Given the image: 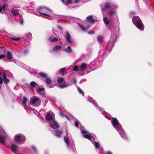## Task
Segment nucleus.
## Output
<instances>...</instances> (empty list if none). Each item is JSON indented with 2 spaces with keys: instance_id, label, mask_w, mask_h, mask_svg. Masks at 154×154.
Returning a JSON list of instances; mask_svg holds the SVG:
<instances>
[{
  "instance_id": "nucleus-1",
  "label": "nucleus",
  "mask_w": 154,
  "mask_h": 154,
  "mask_svg": "<svg viewBox=\"0 0 154 154\" xmlns=\"http://www.w3.org/2000/svg\"><path fill=\"white\" fill-rule=\"evenodd\" d=\"M86 19L87 21L84 22V26L79 23H78V25L81 29H87L89 28L91 25V24L95 22V20L93 18L91 15L88 16Z\"/></svg>"
},
{
  "instance_id": "nucleus-2",
  "label": "nucleus",
  "mask_w": 154,
  "mask_h": 154,
  "mask_svg": "<svg viewBox=\"0 0 154 154\" xmlns=\"http://www.w3.org/2000/svg\"><path fill=\"white\" fill-rule=\"evenodd\" d=\"M37 11L40 14L44 15L50 17V15L45 13L48 14H50L52 12V11L48 8L44 7H40L38 8L37 10Z\"/></svg>"
},
{
  "instance_id": "nucleus-3",
  "label": "nucleus",
  "mask_w": 154,
  "mask_h": 154,
  "mask_svg": "<svg viewBox=\"0 0 154 154\" xmlns=\"http://www.w3.org/2000/svg\"><path fill=\"white\" fill-rule=\"evenodd\" d=\"M132 22L137 28L139 29L144 28V26L142 23L140 18L137 16H135L132 19Z\"/></svg>"
},
{
  "instance_id": "nucleus-4",
  "label": "nucleus",
  "mask_w": 154,
  "mask_h": 154,
  "mask_svg": "<svg viewBox=\"0 0 154 154\" xmlns=\"http://www.w3.org/2000/svg\"><path fill=\"white\" fill-rule=\"evenodd\" d=\"M111 4L109 3H106L104 4L101 5V9L102 12L105 11L107 9L111 8Z\"/></svg>"
},
{
  "instance_id": "nucleus-5",
  "label": "nucleus",
  "mask_w": 154,
  "mask_h": 154,
  "mask_svg": "<svg viewBox=\"0 0 154 154\" xmlns=\"http://www.w3.org/2000/svg\"><path fill=\"white\" fill-rule=\"evenodd\" d=\"M50 124L51 127L54 129H57L59 127L57 122L54 120H53L52 122H50Z\"/></svg>"
},
{
  "instance_id": "nucleus-6",
  "label": "nucleus",
  "mask_w": 154,
  "mask_h": 154,
  "mask_svg": "<svg viewBox=\"0 0 154 154\" xmlns=\"http://www.w3.org/2000/svg\"><path fill=\"white\" fill-rule=\"evenodd\" d=\"M112 122V125L116 129L117 126L118 125L119 123L118 120L116 118H113Z\"/></svg>"
},
{
  "instance_id": "nucleus-7",
  "label": "nucleus",
  "mask_w": 154,
  "mask_h": 154,
  "mask_svg": "<svg viewBox=\"0 0 154 154\" xmlns=\"http://www.w3.org/2000/svg\"><path fill=\"white\" fill-rule=\"evenodd\" d=\"M3 80L4 83L5 84H8L9 83L10 80L7 78L6 75L5 73H4L2 75Z\"/></svg>"
},
{
  "instance_id": "nucleus-8",
  "label": "nucleus",
  "mask_w": 154,
  "mask_h": 154,
  "mask_svg": "<svg viewBox=\"0 0 154 154\" xmlns=\"http://www.w3.org/2000/svg\"><path fill=\"white\" fill-rule=\"evenodd\" d=\"M67 35L66 40L68 43L69 44H72L73 43L72 40L71 39V37L70 34L68 31L66 32Z\"/></svg>"
},
{
  "instance_id": "nucleus-9",
  "label": "nucleus",
  "mask_w": 154,
  "mask_h": 154,
  "mask_svg": "<svg viewBox=\"0 0 154 154\" xmlns=\"http://www.w3.org/2000/svg\"><path fill=\"white\" fill-rule=\"evenodd\" d=\"M63 133V131L61 130L57 131L55 134V135L58 137H60Z\"/></svg>"
},
{
  "instance_id": "nucleus-10",
  "label": "nucleus",
  "mask_w": 154,
  "mask_h": 154,
  "mask_svg": "<svg viewBox=\"0 0 154 154\" xmlns=\"http://www.w3.org/2000/svg\"><path fill=\"white\" fill-rule=\"evenodd\" d=\"M53 119V116L51 115H50L49 112H48L46 116V120L48 121H49L52 120Z\"/></svg>"
},
{
  "instance_id": "nucleus-11",
  "label": "nucleus",
  "mask_w": 154,
  "mask_h": 154,
  "mask_svg": "<svg viewBox=\"0 0 154 154\" xmlns=\"http://www.w3.org/2000/svg\"><path fill=\"white\" fill-rule=\"evenodd\" d=\"M17 147L15 144H12L11 146V149L14 152H15L17 150Z\"/></svg>"
},
{
  "instance_id": "nucleus-12",
  "label": "nucleus",
  "mask_w": 154,
  "mask_h": 154,
  "mask_svg": "<svg viewBox=\"0 0 154 154\" xmlns=\"http://www.w3.org/2000/svg\"><path fill=\"white\" fill-rule=\"evenodd\" d=\"M6 136L0 134V142L3 143L5 142V140H6Z\"/></svg>"
},
{
  "instance_id": "nucleus-13",
  "label": "nucleus",
  "mask_w": 154,
  "mask_h": 154,
  "mask_svg": "<svg viewBox=\"0 0 154 154\" xmlns=\"http://www.w3.org/2000/svg\"><path fill=\"white\" fill-rule=\"evenodd\" d=\"M13 14L15 16L17 15L19 13V11L17 9H13L11 10Z\"/></svg>"
},
{
  "instance_id": "nucleus-14",
  "label": "nucleus",
  "mask_w": 154,
  "mask_h": 154,
  "mask_svg": "<svg viewBox=\"0 0 154 154\" xmlns=\"http://www.w3.org/2000/svg\"><path fill=\"white\" fill-rule=\"evenodd\" d=\"M31 100H32L31 102V103L32 104H33L39 100V98L38 97H33L31 99Z\"/></svg>"
},
{
  "instance_id": "nucleus-15",
  "label": "nucleus",
  "mask_w": 154,
  "mask_h": 154,
  "mask_svg": "<svg viewBox=\"0 0 154 154\" xmlns=\"http://www.w3.org/2000/svg\"><path fill=\"white\" fill-rule=\"evenodd\" d=\"M64 81V79L61 77H58L57 82L59 84H60Z\"/></svg>"
},
{
  "instance_id": "nucleus-16",
  "label": "nucleus",
  "mask_w": 154,
  "mask_h": 154,
  "mask_svg": "<svg viewBox=\"0 0 154 154\" xmlns=\"http://www.w3.org/2000/svg\"><path fill=\"white\" fill-rule=\"evenodd\" d=\"M38 74L41 77L44 78H46L47 77V74L43 72H40Z\"/></svg>"
},
{
  "instance_id": "nucleus-17",
  "label": "nucleus",
  "mask_w": 154,
  "mask_h": 154,
  "mask_svg": "<svg viewBox=\"0 0 154 154\" xmlns=\"http://www.w3.org/2000/svg\"><path fill=\"white\" fill-rule=\"evenodd\" d=\"M81 71L84 70L85 68L87 67V64L85 63H82L81 65Z\"/></svg>"
},
{
  "instance_id": "nucleus-18",
  "label": "nucleus",
  "mask_w": 154,
  "mask_h": 154,
  "mask_svg": "<svg viewBox=\"0 0 154 154\" xmlns=\"http://www.w3.org/2000/svg\"><path fill=\"white\" fill-rule=\"evenodd\" d=\"M103 37L101 35H99L97 37L98 41L100 43H102L103 41Z\"/></svg>"
},
{
  "instance_id": "nucleus-19",
  "label": "nucleus",
  "mask_w": 154,
  "mask_h": 154,
  "mask_svg": "<svg viewBox=\"0 0 154 154\" xmlns=\"http://www.w3.org/2000/svg\"><path fill=\"white\" fill-rule=\"evenodd\" d=\"M45 82L47 84L50 85L52 83V80L49 77H47L45 78Z\"/></svg>"
},
{
  "instance_id": "nucleus-20",
  "label": "nucleus",
  "mask_w": 154,
  "mask_h": 154,
  "mask_svg": "<svg viewBox=\"0 0 154 154\" xmlns=\"http://www.w3.org/2000/svg\"><path fill=\"white\" fill-rule=\"evenodd\" d=\"M45 90V88H40L38 87V90L37 91V92L38 93L41 94L42 92H43V93H44V91Z\"/></svg>"
},
{
  "instance_id": "nucleus-21",
  "label": "nucleus",
  "mask_w": 154,
  "mask_h": 154,
  "mask_svg": "<svg viewBox=\"0 0 154 154\" xmlns=\"http://www.w3.org/2000/svg\"><path fill=\"white\" fill-rule=\"evenodd\" d=\"M83 136L85 138L89 140H91L92 137V135L90 134H84Z\"/></svg>"
},
{
  "instance_id": "nucleus-22",
  "label": "nucleus",
  "mask_w": 154,
  "mask_h": 154,
  "mask_svg": "<svg viewBox=\"0 0 154 154\" xmlns=\"http://www.w3.org/2000/svg\"><path fill=\"white\" fill-rule=\"evenodd\" d=\"M7 58L9 59H12L13 56L11 52L9 51L7 53Z\"/></svg>"
},
{
  "instance_id": "nucleus-23",
  "label": "nucleus",
  "mask_w": 154,
  "mask_h": 154,
  "mask_svg": "<svg viewBox=\"0 0 154 154\" xmlns=\"http://www.w3.org/2000/svg\"><path fill=\"white\" fill-rule=\"evenodd\" d=\"M64 140L65 142L66 143L67 146L69 147V139L68 137H64Z\"/></svg>"
},
{
  "instance_id": "nucleus-24",
  "label": "nucleus",
  "mask_w": 154,
  "mask_h": 154,
  "mask_svg": "<svg viewBox=\"0 0 154 154\" xmlns=\"http://www.w3.org/2000/svg\"><path fill=\"white\" fill-rule=\"evenodd\" d=\"M62 48L60 46L56 45L53 48V50L54 51H57L58 50H60Z\"/></svg>"
},
{
  "instance_id": "nucleus-25",
  "label": "nucleus",
  "mask_w": 154,
  "mask_h": 154,
  "mask_svg": "<svg viewBox=\"0 0 154 154\" xmlns=\"http://www.w3.org/2000/svg\"><path fill=\"white\" fill-rule=\"evenodd\" d=\"M65 72V67L61 68L59 71V72L60 74H62L63 75H64V72Z\"/></svg>"
},
{
  "instance_id": "nucleus-26",
  "label": "nucleus",
  "mask_w": 154,
  "mask_h": 154,
  "mask_svg": "<svg viewBox=\"0 0 154 154\" xmlns=\"http://www.w3.org/2000/svg\"><path fill=\"white\" fill-rule=\"evenodd\" d=\"M21 136L20 135H18L16 136L15 139L16 141L20 142Z\"/></svg>"
},
{
  "instance_id": "nucleus-27",
  "label": "nucleus",
  "mask_w": 154,
  "mask_h": 154,
  "mask_svg": "<svg viewBox=\"0 0 154 154\" xmlns=\"http://www.w3.org/2000/svg\"><path fill=\"white\" fill-rule=\"evenodd\" d=\"M6 8V5H3L2 6H0V13H2L4 11V10Z\"/></svg>"
},
{
  "instance_id": "nucleus-28",
  "label": "nucleus",
  "mask_w": 154,
  "mask_h": 154,
  "mask_svg": "<svg viewBox=\"0 0 154 154\" xmlns=\"http://www.w3.org/2000/svg\"><path fill=\"white\" fill-rule=\"evenodd\" d=\"M27 98L23 96V100H22V103L24 105H26V102L27 101Z\"/></svg>"
},
{
  "instance_id": "nucleus-29",
  "label": "nucleus",
  "mask_w": 154,
  "mask_h": 154,
  "mask_svg": "<svg viewBox=\"0 0 154 154\" xmlns=\"http://www.w3.org/2000/svg\"><path fill=\"white\" fill-rule=\"evenodd\" d=\"M69 86V85H67L66 83H63L62 85H60L59 87L61 88L66 87Z\"/></svg>"
},
{
  "instance_id": "nucleus-30",
  "label": "nucleus",
  "mask_w": 154,
  "mask_h": 154,
  "mask_svg": "<svg viewBox=\"0 0 154 154\" xmlns=\"http://www.w3.org/2000/svg\"><path fill=\"white\" fill-rule=\"evenodd\" d=\"M103 20L104 22L106 24H108L109 23V20L107 19V17H103Z\"/></svg>"
},
{
  "instance_id": "nucleus-31",
  "label": "nucleus",
  "mask_w": 154,
  "mask_h": 154,
  "mask_svg": "<svg viewBox=\"0 0 154 154\" xmlns=\"http://www.w3.org/2000/svg\"><path fill=\"white\" fill-rule=\"evenodd\" d=\"M78 90L79 93L81 94L83 96H84V94L82 90L79 87H78L77 88Z\"/></svg>"
},
{
  "instance_id": "nucleus-32",
  "label": "nucleus",
  "mask_w": 154,
  "mask_h": 154,
  "mask_svg": "<svg viewBox=\"0 0 154 154\" xmlns=\"http://www.w3.org/2000/svg\"><path fill=\"white\" fill-rule=\"evenodd\" d=\"M65 51L67 52L71 53L72 51V49L71 47L69 46H68L67 48L65 49Z\"/></svg>"
},
{
  "instance_id": "nucleus-33",
  "label": "nucleus",
  "mask_w": 154,
  "mask_h": 154,
  "mask_svg": "<svg viewBox=\"0 0 154 154\" xmlns=\"http://www.w3.org/2000/svg\"><path fill=\"white\" fill-rule=\"evenodd\" d=\"M115 12L116 11H115L111 10L109 12L108 14L110 16H112L115 14Z\"/></svg>"
},
{
  "instance_id": "nucleus-34",
  "label": "nucleus",
  "mask_w": 154,
  "mask_h": 154,
  "mask_svg": "<svg viewBox=\"0 0 154 154\" xmlns=\"http://www.w3.org/2000/svg\"><path fill=\"white\" fill-rule=\"evenodd\" d=\"M20 140L21 142H24L26 140V137L24 136H21Z\"/></svg>"
},
{
  "instance_id": "nucleus-35",
  "label": "nucleus",
  "mask_w": 154,
  "mask_h": 154,
  "mask_svg": "<svg viewBox=\"0 0 154 154\" xmlns=\"http://www.w3.org/2000/svg\"><path fill=\"white\" fill-rule=\"evenodd\" d=\"M36 84V83L34 82H32L30 83V85L33 88L34 87Z\"/></svg>"
},
{
  "instance_id": "nucleus-36",
  "label": "nucleus",
  "mask_w": 154,
  "mask_h": 154,
  "mask_svg": "<svg viewBox=\"0 0 154 154\" xmlns=\"http://www.w3.org/2000/svg\"><path fill=\"white\" fill-rule=\"evenodd\" d=\"M94 143H95V147L96 148H99L100 146V145L99 143L98 142H95Z\"/></svg>"
},
{
  "instance_id": "nucleus-37",
  "label": "nucleus",
  "mask_w": 154,
  "mask_h": 154,
  "mask_svg": "<svg viewBox=\"0 0 154 154\" xmlns=\"http://www.w3.org/2000/svg\"><path fill=\"white\" fill-rule=\"evenodd\" d=\"M58 40V38H54L51 40L50 42H57Z\"/></svg>"
},
{
  "instance_id": "nucleus-38",
  "label": "nucleus",
  "mask_w": 154,
  "mask_h": 154,
  "mask_svg": "<svg viewBox=\"0 0 154 154\" xmlns=\"http://www.w3.org/2000/svg\"><path fill=\"white\" fill-rule=\"evenodd\" d=\"M60 115L62 117H65L67 119H69V118L66 115H64L63 114L62 112H60L59 113Z\"/></svg>"
},
{
  "instance_id": "nucleus-39",
  "label": "nucleus",
  "mask_w": 154,
  "mask_h": 154,
  "mask_svg": "<svg viewBox=\"0 0 154 154\" xmlns=\"http://www.w3.org/2000/svg\"><path fill=\"white\" fill-rule=\"evenodd\" d=\"M78 66L77 65L73 67V71H78Z\"/></svg>"
},
{
  "instance_id": "nucleus-40",
  "label": "nucleus",
  "mask_w": 154,
  "mask_h": 154,
  "mask_svg": "<svg viewBox=\"0 0 154 154\" xmlns=\"http://www.w3.org/2000/svg\"><path fill=\"white\" fill-rule=\"evenodd\" d=\"M32 36V34L31 32H29L27 35V37L29 38H31Z\"/></svg>"
},
{
  "instance_id": "nucleus-41",
  "label": "nucleus",
  "mask_w": 154,
  "mask_h": 154,
  "mask_svg": "<svg viewBox=\"0 0 154 154\" xmlns=\"http://www.w3.org/2000/svg\"><path fill=\"white\" fill-rule=\"evenodd\" d=\"M11 39L12 40L14 41H18L20 40V38H14L12 37L11 38Z\"/></svg>"
},
{
  "instance_id": "nucleus-42",
  "label": "nucleus",
  "mask_w": 154,
  "mask_h": 154,
  "mask_svg": "<svg viewBox=\"0 0 154 154\" xmlns=\"http://www.w3.org/2000/svg\"><path fill=\"white\" fill-rule=\"evenodd\" d=\"M95 32L93 31H91L88 32V33L89 34H93Z\"/></svg>"
},
{
  "instance_id": "nucleus-43",
  "label": "nucleus",
  "mask_w": 154,
  "mask_h": 154,
  "mask_svg": "<svg viewBox=\"0 0 154 154\" xmlns=\"http://www.w3.org/2000/svg\"><path fill=\"white\" fill-rule=\"evenodd\" d=\"M88 132L85 130H81V133L82 134H85L87 133Z\"/></svg>"
},
{
  "instance_id": "nucleus-44",
  "label": "nucleus",
  "mask_w": 154,
  "mask_h": 154,
  "mask_svg": "<svg viewBox=\"0 0 154 154\" xmlns=\"http://www.w3.org/2000/svg\"><path fill=\"white\" fill-rule=\"evenodd\" d=\"M6 56V55H0V59H1L4 57H5Z\"/></svg>"
},
{
  "instance_id": "nucleus-45",
  "label": "nucleus",
  "mask_w": 154,
  "mask_h": 154,
  "mask_svg": "<svg viewBox=\"0 0 154 154\" xmlns=\"http://www.w3.org/2000/svg\"><path fill=\"white\" fill-rule=\"evenodd\" d=\"M75 126L77 127H78L79 126V123L77 121H76L75 122Z\"/></svg>"
},
{
  "instance_id": "nucleus-46",
  "label": "nucleus",
  "mask_w": 154,
  "mask_h": 154,
  "mask_svg": "<svg viewBox=\"0 0 154 154\" xmlns=\"http://www.w3.org/2000/svg\"><path fill=\"white\" fill-rule=\"evenodd\" d=\"M32 149L34 151V152H37L36 149L35 147L34 146H32Z\"/></svg>"
},
{
  "instance_id": "nucleus-47",
  "label": "nucleus",
  "mask_w": 154,
  "mask_h": 154,
  "mask_svg": "<svg viewBox=\"0 0 154 154\" xmlns=\"http://www.w3.org/2000/svg\"><path fill=\"white\" fill-rule=\"evenodd\" d=\"M66 2L68 4L71 3H72V0H67L66 1Z\"/></svg>"
},
{
  "instance_id": "nucleus-48",
  "label": "nucleus",
  "mask_w": 154,
  "mask_h": 154,
  "mask_svg": "<svg viewBox=\"0 0 154 154\" xmlns=\"http://www.w3.org/2000/svg\"><path fill=\"white\" fill-rule=\"evenodd\" d=\"M113 7L114 9H116L117 8V6L116 5L113 4Z\"/></svg>"
},
{
  "instance_id": "nucleus-49",
  "label": "nucleus",
  "mask_w": 154,
  "mask_h": 154,
  "mask_svg": "<svg viewBox=\"0 0 154 154\" xmlns=\"http://www.w3.org/2000/svg\"><path fill=\"white\" fill-rule=\"evenodd\" d=\"M73 83L74 84H75L76 82V81L75 79L74 78L73 79Z\"/></svg>"
},
{
  "instance_id": "nucleus-50",
  "label": "nucleus",
  "mask_w": 154,
  "mask_h": 154,
  "mask_svg": "<svg viewBox=\"0 0 154 154\" xmlns=\"http://www.w3.org/2000/svg\"><path fill=\"white\" fill-rule=\"evenodd\" d=\"M57 27H58V29H61V28H62V27L60 26V25H58L57 26Z\"/></svg>"
},
{
  "instance_id": "nucleus-51",
  "label": "nucleus",
  "mask_w": 154,
  "mask_h": 154,
  "mask_svg": "<svg viewBox=\"0 0 154 154\" xmlns=\"http://www.w3.org/2000/svg\"><path fill=\"white\" fill-rule=\"evenodd\" d=\"M107 154H112V153L110 151H108L107 152Z\"/></svg>"
},
{
  "instance_id": "nucleus-52",
  "label": "nucleus",
  "mask_w": 154,
  "mask_h": 154,
  "mask_svg": "<svg viewBox=\"0 0 154 154\" xmlns=\"http://www.w3.org/2000/svg\"><path fill=\"white\" fill-rule=\"evenodd\" d=\"M80 1V0H75V3H77L78 2H79Z\"/></svg>"
},
{
  "instance_id": "nucleus-53",
  "label": "nucleus",
  "mask_w": 154,
  "mask_h": 154,
  "mask_svg": "<svg viewBox=\"0 0 154 154\" xmlns=\"http://www.w3.org/2000/svg\"><path fill=\"white\" fill-rule=\"evenodd\" d=\"M23 23V20H22L21 21H20V24H22Z\"/></svg>"
},
{
  "instance_id": "nucleus-54",
  "label": "nucleus",
  "mask_w": 154,
  "mask_h": 154,
  "mask_svg": "<svg viewBox=\"0 0 154 154\" xmlns=\"http://www.w3.org/2000/svg\"><path fill=\"white\" fill-rule=\"evenodd\" d=\"M28 52V51L27 50H26L24 51V53L25 54H26Z\"/></svg>"
},
{
  "instance_id": "nucleus-55",
  "label": "nucleus",
  "mask_w": 154,
  "mask_h": 154,
  "mask_svg": "<svg viewBox=\"0 0 154 154\" xmlns=\"http://www.w3.org/2000/svg\"><path fill=\"white\" fill-rule=\"evenodd\" d=\"M61 1H62L63 3H65V2L64 0H61Z\"/></svg>"
},
{
  "instance_id": "nucleus-56",
  "label": "nucleus",
  "mask_w": 154,
  "mask_h": 154,
  "mask_svg": "<svg viewBox=\"0 0 154 154\" xmlns=\"http://www.w3.org/2000/svg\"><path fill=\"white\" fill-rule=\"evenodd\" d=\"M3 29H2L1 30L0 32H3Z\"/></svg>"
},
{
  "instance_id": "nucleus-57",
  "label": "nucleus",
  "mask_w": 154,
  "mask_h": 154,
  "mask_svg": "<svg viewBox=\"0 0 154 154\" xmlns=\"http://www.w3.org/2000/svg\"><path fill=\"white\" fill-rule=\"evenodd\" d=\"M2 47H0V49H2Z\"/></svg>"
},
{
  "instance_id": "nucleus-58",
  "label": "nucleus",
  "mask_w": 154,
  "mask_h": 154,
  "mask_svg": "<svg viewBox=\"0 0 154 154\" xmlns=\"http://www.w3.org/2000/svg\"><path fill=\"white\" fill-rule=\"evenodd\" d=\"M66 132L67 133V135H68V133L67 131H66Z\"/></svg>"
},
{
  "instance_id": "nucleus-59",
  "label": "nucleus",
  "mask_w": 154,
  "mask_h": 154,
  "mask_svg": "<svg viewBox=\"0 0 154 154\" xmlns=\"http://www.w3.org/2000/svg\"><path fill=\"white\" fill-rule=\"evenodd\" d=\"M83 31H85L86 29H82Z\"/></svg>"
},
{
  "instance_id": "nucleus-60",
  "label": "nucleus",
  "mask_w": 154,
  "mask_h": 154,
  "mask_svg": "<svg viewBox=\"0 0 154 154\" xmlns=\"http://www.w3.org/2000/svg\"><path fill=\"white\" fill-rule=\"evenodd\" d=\"M108 44H109V43L107 44V46L108 45Z\"/></svg>"
}]
</instances>
